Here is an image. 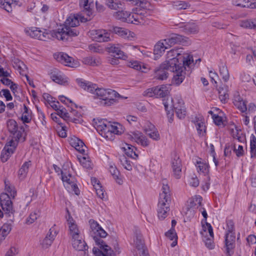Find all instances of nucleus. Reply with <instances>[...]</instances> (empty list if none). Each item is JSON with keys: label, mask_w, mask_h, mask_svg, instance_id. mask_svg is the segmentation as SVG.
Returning a JSON list of instances; mask_svg holds the SVG:
<instances>
[{"label": "nucleus", "mask_w": 256, "mask_h": 256, "mask_svg": "<svg viewBox=\"0 0 256 256\" xmlns=\"http://www.w3.org/2000/svg\"><path fill=\"white\" fill-rule=\"evenodd\" d=\"M138 12L140 16H141L140 17L143 20V22H144V24H145L148 22V17L150 15V11H146L145 10H139Z\"/></svg>", "instance_id": "obj_55"}, {"label": "nucleus", "mask_w": 256, "mask_h": 256, "mask_svg": "<svg viewBox=\"0 0 256 256\" xmlns=\"http://www.w3.org/2000/svg\"><path fill=\"white\" fill-rule=\"evenodd\" d=\"M68 224V225L70 234L72 238H78L80 237V232L76 224L75 220L72 218L69 215L68 218L67 220Z\"/></svg>", "instance_id": "obj_22"}, {"label": "nucleus", "mask_w": 256, "mask_h": 256, "mask_svg": "<svg viewBox=\"0 0 256 256\" xmlns=\"http://www.w3.org/2000/svg\"><path fill=\"white\" fill-rule=\"evenodd\" d=\"M134 242H135L136 248L140 250L143 247V240L142 235L140 232L136 230L135 232V236L134 238Z\"/></svg>", "instance_id": "obj_38"}, {"label": "nucleus", "mask_w": 256, "mask_h": 256, "mask_svg": "<svg viewBox=\"0 0 256 256\" xmlns=\"http://www.w3.org/2000/svg\"><path fill=\"white\" fill-rule=\"evenodd\" d=\"M52 238V236L51 237V238H49L48 236H46L42 243V247L44 248H47L50 246L54 241Z\"/></svg>", "instance_id": "obj_54"}, {"label": "nucleus", "mask_w": 256, "mask_h": 256, "mask_svg": "<svg viewBox=\"0 0 256 256\" xmlns=\"http://www.w3.org/2000/svg\"><path fill=\"white\" fill-rule=\"evenodd\" d=\"M18 143L12 140L8 142V144L5 146L0 154V160L2 162H4L8 160L10 156L14 153Z\"/></svg>", "instance_id": "obj_12"}, {"label": "nucleus", "mask_w": 256, "mask_h": 256, "mask_svg": "<svg viewBox=\"0 0 256 256\" xmlns=\"http://www.w3.org/2000/svg\"><path fill=\"white\" fill-rule=\"evenodd\" d=\"M38 218L37 214L36 212L31 213L26 220V224H32Z\"/></svg>", "instance_id": "obj_60"}, {"label": "nucleus", "mask_w": 256, "mask_h": 256, "mask_svg": "<svg viewBox=\"0 0 256 256\" xmlns=\"http://www.w3.org/2000/svg\"><path fill=\"white\" fill-rule=\"evenodd\" d=\"M250 154L251 158H254L256 156V138L252 134L250 136Z\"/></svg>", "instance_id": "obj_47"}, {"label": "nucleus", "mask_w": 256, "mask_h": 256, "mask_svg": "<svg viewBox=\"0 0 256 256\" xmlns=\"http://www.w3.org/2000/svg\"><path fill=\"white\" fill-rule=\"evenodd\" d=\"M30 165V162H26L22 165V167L19 170L18 173L20 178L22 180L26 176Z\"/></svg>", "instance_id": "obj_35"}, {"label": "nucleus", "mask_w": 256, "mask_h": 256, "mask_svg": "<svg viewBox=\"0 0 256 256\" xmlns=\"http://www.w3.org/2000/svg\"><path fill=\"white\" fill-rule=\"evenodd\" d=\"M220 73L224 82H227L229 80L230 74L225 64H223L220 67Z\"/></svg>", "instance_id": "obj_45"}, {"label": "nucleus", "mask_w": 256, "mask_h": 256, "mask_svg": "<svg viewBox=\"0 0 256 256\" xmlns=\"http://www.w3.org/2000/svg\"><path fill=\"white\" fill-rule=\"evenodd\" d=\"M181 30L186 34H195L198 32V26L194 22H188L180 26Z\"/></svg>", "instance_id": "obj_26"}, {"label": "nucleus", "mask_w": 256, "mask_h": 256, "mask_svg": "<svg viewBox=\"0 0 256 256\" xmlns=\"http://www.w3.org/2000/svg\"><path fill=\"white\" fill-rule=\"evenodd\" d=\"M54 58L58 62L66 66H72L73 58L66 54L58 52L54 54Z\"/></svg>", "instance_id": "obj_18"}, {"label": "nucleus", "mask_w": 256, "mask_h": 256, "mask_svg": "<svg viewBox=\"0 0 256 256\" xmlns=\"http://www.w3.org/2000/svg\"><path fill=\"white\" fill-rule=\"evenodd\" d=\"M72 246L78 251L86 250L88 248V246L84 241L78 238H72Z\"/></svg>", "instance_id": "obj_27"}, {"label": "nucleus", "mask_w": 256, "mask_h": 256, "mask_svg": "<svg viewBox=\"0 0 256 256\" xmlns=\"http://www.w3.org/2000/svg\"><path fill=\"white\" fill-rule=\"evenodd\" d=\"M92 94H94L98 98L102 100L100 104L104 106H110L116 102V98H122L116 91L111 89L98 88L96 84Z\"/></svg>", "instance_id": "obj_6"}, {"label": "nucleus", "mask_w": 256, "mask_h": 256, "mask_svg": "<svg viewBox=\"0 0 256 256\" xmlns=\"http://www.w3.org/2000/svg\"><path fill=\"white\" fill-rule=\"evenodd\" d=\"M197 164H198V170L202 172L204 174H206L208 171V166L204 162H198Z\"/></svg>", "instance_id": "obj_57"}, {"label": "nucleus", "mask_w": 256, "mask_h": 256, "mask_svg": "<svg viewBox=\"0 0 256 256\" xmlns=\"http://www.w3.org/2000/svg\"><path fill=\"white\" fill-rule=\"evenodd\" d=\"M89 223L91 229L90 235L93 238L96 244L99 247H94L92 248L93 253L96 256H116V253L102 239L107 236V232L94 220H90Z\"/></svg>", "instance_id": "obj_1"}, {"label": "nucleus", "mask_w": 256, "mask_h": 256, "mask_svg": "<svg viewBox=\"0 0 256 256\" xmlns=\"http://www.w3.org/2000/svg\"><path fill=\"white\" fill-rule=\"evenodd\" d=\"M171 102L172 103V106L170 107V108L172 106L174 110H177V108L181 109L182 108H185L183 100L181 99H175L174 100L171 98Z\"/></svg>", "instance_id": "obj_44"}, {"label": "nucleus", "mask_w": 256, "mask_h": 256, "mask_svg": "<svg viewBox=\"0 0 256 256\" xmlns=\"http://www.w3.org/2000/svg\"><path fill=\"white\" fill-rule=\"evenodd\" d=\"M176 116L180 119L184 118L186 114V108H182L181 109L177 108L174 110Z\"/></svg>", "instance_id": "obj_56"}, {"label": "nucleus", "mask_w": 256, "mask_h": 256, "mask_svg": "<svg viewBox=\"0 0 256 256\" xmlns=\"http://www.w3.org/2000/svg\"><path fill=\"white\" fill-rule=\"evenodd\" d=\"M4 182L5 186V190L10 193L12 198H14L16 195V191L14 186L12 185L10 182L6 179L4 180Z\"/></svg>", "instance_id": "obj_37"}, {"label": "nucleus", "mask_w": 256, "mask_h": 256, "mask_svg": "<svg viewBox=\"0 0 256 256\" xmlns=\"http://www.w3.org/2000/svg\"><path fill=\"white\" fill-rule=\"evenodd\" d=\"M233 103L236 108L242 112H246L247 110V102L244 100L239 94H235L233 99Z\"/></svg>", "instance_id": "obj_20"}, {"label": "nucleus", "mask_w": 256, "mask_h": 256, "mask_svg": "<svg viewBox=\"0 0 256 256\" xmlns=\"http://www.w3.org/2000/svg\"><path fill=\"white\" fill-rule=\"evenodd\" d=\"M2 94V96L6 98V100H11L12 97L10 93V92L8 89H3L0 92V94Z\"/></svg>", "instance_id": "obj_62"}, {"label": "nucleus", "mask_w": 256, "mask_h": 256, "mask_svg": "<svg viewBox=\"0 0 256 256\" xmlns=\"http://www.w3.org/2000/svg\"><path fill=\"white\" fill-rule=\"evenodd\" d=\"M162 192L160 194V198L158 204V216L160 220H164L168 215L170 210V204L171 197L170 188L168 184H163Z\"/></svg>", "instance_id": "obj_5"}, {"label": "nucleus", "mask_w": 256, "mask_h": 256, "mask_svg": "<svg viewBox=\"0 0 256 256\" xmlns=\"http://www.w3.org/2000/svg\"><path fill=\"white\" fill-rule=\"evenodd\" d=\"M165 235L171 240H173L174 239H178L176 233L174 228H171L168 232H166Z\"/></svg>", "instance_id": "obj_53"}, {"label": "nucleus", "mask_w": 256, "mask_h": 256, "mask_svg": "<svg viewBox=\"0 0 256 256\" xmlns=\"http://www.w3.org/2000/svg\"><path fill=\"white\" fill-rule=\"evenodd\" d=\"M50 78L55 82L63 84L68 82V78L58 70L54 69L50 74Z\"/></svg>", "instance_id": "obj_17"}, {"label": "nucleus", "mask_w": 256, "mask_h": 256, "mask_svg": "<svg viewBox=\"0 0 256 256\" xmlns=\"http://www.w3.org/2000/svg\"><path fill=\"white\" fill-rule=\"evenodd\" d=\"M76 81L78 85L84 90L91 93H93L94 92V90L96 87V84H94L92 82L86 81L82 78H77Z\"/></svg>", "instance_id": "obj_25"}, {"label": "nucleus", "mask_w": 256, "mask_h": 256, "mask_svg": "<svg viewBox=\"0 0 256 256\" xmlns=\"http://www.w3.org/2000/svg\"><path fill=\"white\" fill-rule=\"evenodd\" d=\"M24 31L30 36L44 41L46 40V39L49 38L50 36H51L46 30L44 29V31H42L39 28L36 27L26 28Z\"/></svg>", "instance_id": "obj_11"}, {"label": "nucleus", "mask_w": 256, "mask_h": 256, "mask_svg": "<svg viewBox=\"0 0 256 256\" xmlns=\"http://www.w3.org/2000/svg\"><path fill=\"white\" fill-rule=\"evenodd\" d=\"M82 62L85 64H88V65H90V66L96 65L95 60L91 56L86 57V58H84Z\"/></svg>", "instance_id": "obj_61"}, {"label": "nucleus", "mask_w": 256, "mask_h": 256, "mask_svg": "<svg viewBox=\"0 0 256 256\" xmlns=\"http://www.w3.org/2000/svg\"><path fill=\"white\" fill-rule=\"evenodd\" d=\"M232 136L233 138L237 140L238 142H244L246 141L245 136L241 133L240 134V132H238V129H236V132L234 130H232Z\"/></svg>", "instance_id": "obj_50"}, {"label": "nucleus", "mask_w": 256, "mask_h": 256, "mask_svg": "<svg viewBox=\"0 0 256 256\" xmlns=\"http://www.w3.org/2000/svg\"><path fill=\"white\" fill-rule=\"evenodd\" d=\"M58 114L64 119H68L70 118V114L66 112V109L62 106V108L59 110Z\"/></svg>", "instance_id": "obj_58"}, {"label": "nucleus", "mask_w": 256, "mask_h": 256, "mask_svg": "<svg viewBox=\"0 0 256 256\" xmlns=\"http://www.w3.org/2000/svg\"><path fill=\"white\" fill-rule=\"evenodd\" d=\"M236 236L235 233H226L225 236V246L228 256H231L234 252Z\"/></svg>", "instance_id": "obj_14"}, {"label": "nucleus", "mask_w": 256, "mask_h": 256, "mask_svg": "<svg viewBox=\"0 0 256 256\" xmlns=\"http://www.w3.org/2000/svg\"><path fill=\"white\" fill-rule=\"evenodd\" d=\"M177 62V60L174 58L170 60H166L159 67L156 68L154 72L156 79L162 80L166 79L168 76V72L166 70H169L174 73V80L176 84H181L185 78L186 75H188V74L184 70H180V69H176V62Z\"/></svg>", "instance_id": "obj_3"}, {"label": "nucleus", "mask_w": 256, "mask_h": 256, "mask_svg": "<svg viewBox=\"0 0 256 256\" xmlns=\"http://www.w3.org/2000/svg\"><path fill=\"white\" fill-rule=\"evenodd\" d=\"M200 182L196 176L192 177L190 180V184L194 187H197L199 185Z\"/></svg>", "instance_id": "obj_64"}, {"label": "nucleus", "mask_w": 256, "mask_h": 256, "mask_svg": "<svg viewBox=\"0 0 256 256\" xmlns=\"http://www.w3.org/2000/svg\"><path fill=\"white\" fill-rule=\"evenodd\" d=\"M174 174L176 178H180L182 173V162L179 156L175 155L172 160Z\"/></svg>", "instance_id": "obj_16"}, {"label": "nucleus", "mask_w": 256, "mask_h": 256, "mask_svg": "<svg viewBox=\"0 0 256 256\" xmlns=\"http://www.w3.org/2000/svg\"><path fill=\"white\" fill-rule=\"evenodd\" d=\"M167 57L169 58L168 60H170L173 58L177 60L178 62H176V69H180V70H184L187 73L188 72L189 74V70H186V66L190 68V64L194 62L192 56H188L186 58H185L180 54L177 50H172L168 52Z\"/></svg>", "instance_id": "obj_7"}, {"label": "nucleus", "mask_w": 256, "mask_h": 256, "mask_svg": "<svg viewBox=\"0 0 256 256\" xmlns=\"http://www.w3.org/2000/svg\"><path fill=\"white\" fill-rule=\"evenodd\" d=\"M125 154L129 157L132 158H138V154L136 152V148L130 144H126V146L124 148Z\"/></svg>", "instance_id": "obj_34"}, {"label": "nucleus", "mask_w": 256, "mask_h": 256, "mask_svg": "<svg viewBox=\"0 0 256 256\" xmlns=\"http://www.w3.org/2000/svg\"><path fill=\"white\" fill-rule=\"evenodd\" d=\"M132 4L138 5L144 10H148V11L152 10L150 8V3L146 0H134Z\"/></svg>", "instance_id": "obj_40"}, {"label": "nucleus", "mask_w": 256, "mask_h": 256, "mask_svg": "<svg viewBox=\"0 0 256 256\" xmlns=\"http://www.w3.org/2000/svg\"><path fill=\"white\" fill-rule=\"evenodd\" d=\"M70 144L81 154H84L86 152V150L87 148L86 146L81 140L78 138H71Z\"/></svg>", "instance_id": "obj_24"}, {"label": "nucleus", "mask_w": 256, "mask_h": 256, "mask_svg": "<svg viewBox=\"0 0 256 256\" xmlns=\"http://www.w3.org/2000/svg\"><path fill=\"white\" fill-rule=\"evenodd\" d=\"M80 5L84 8L83 12L86 14V18H91L94 6L93 0H80Z\"/></svg>", "instance_id": "obj_15"}, {"label": "nucleus", "mask_w": 256, "mask_h": 256, "mask_svg": "<svg viewBox=\"0 0 256 256\" xmlns=\"http://www.w3.org/2000/svg\"><path fill=\"white\" fill-rule=\"evenodd\" d=\"M113 32L118 35L124 38H128V33L130 31L123 28L115 26L113 28Z\"/></svg>", "instance_id": "obj_41"}, {"label": "nucleus", "mask_w": 256, "mask_h": 256, "mask_svg": "<svg viewBox=\"0 0 256 256\" xmlns=\"http://www.w3.org/2000/svg\"><path fill=\"white\" fill-rule=\"evenodd\" d=\"M109 170L116 182L119 184H122L123 182V180L119 177L120 172L116 166L114 165H110L109 167Z\"/></svg>", "instance_id": "obj_32"}, {"label": "nucleus", "mask_w": 256, "mask_h": 256, "mask_svg": "<svg viewBox=\"0 0 256 256\" xmlns=\"http://www.w3.org/2000/svg\"><path fill=\"white\" fill-rule=\"evenodd\" d=\"M0 204L4 212V216L8 220L11 222H14L15 210L13 208L10 196L6 193H2L0 195Z\"/></svg>", "instance_id": "obj_9"}, {"label": "nucleus", "mask_w": 256, "mask_h": 256, "mask_svg": "<svg viewBox=\"0 0 256 256\" xmlns=\"http://www.w3.org/2000/svg\"><path fill=\"white\" fill-rule=\"evenodd\" d=\"M202 201V198L200 196H196L195 198L190 199L189 200L188 207L192 208L198 205V206H201Z\"/></svg>", "instance_id": "obj_48"}, {"label": "nucleus", "mask_w": 256, "mask_h": 256, "mask_svg": "<svg viewBox=\"0 0 256 256\" xmlns=\"http://www.w3.org/2000/svg\"><path fill=\"white\" fill-rule=\"evenodd\" d=\"M188 38L176 34H172L170 36L164 40V41L168 48L171 47L176 44H184L187 42Z\"/></svg>", "instance_id": "obj_13"}, {"label": "nucleus", "mask_w": 256, "mask_h": 256, "mask_svg": "<svg viewBox=\"0 0 256 256\" xmlns=\"http://www.w3.org/2000/svg\"><path fill=\"white\" fill-rule=\"evenodd\" d=\"M240 2L237 5L243 8H256V0H240Z\"/></svg>", "instance_id": "obj_39"}, {"label": "nucleus", "mask_w": 256, "mask_h": 256, "mask_svg": "<svg viewBox=\"0 0 256 256\" xmlns=\"http://www.w3.org/2000/svg\"><path fill=\"white\" fill-rule=\"evenodd\" d=\"M120 161L121 164L128 170H132V165L130 162L124 156H121L120 158Z\"/></svg>", "instance_id": "obj_46"}, {"label": "nucleus", "mask_w": 256, "mask_h": 256, "mask_svg": "<svg viewBox=\"0 0 256 256\" xmlns=\"http://www.w3.org/2000/svg\"><path fill=\"white\" fill-rule=\"evenodd\" d=\"M124 10V9L118 10L114 14V16L118 20L128 22V20L129 18H130L131 14Z\"/></svg>", "instance_id": "obj_30"}, {"label": "nucleus", "mask_w": 256, "mask_h": 256, "mask_svg": "<svg viewBox=\"0 0 256 256\" xmlns=\"http://www.w3.org/2000/svg\"><path fill=\"white\" fill-rule=\"evenodd\" d=\"M196 127L199 135L204 136L206 131L204 123L203 122H198L196 124Z\"/></svg>", "instance_id": "obj_52"}, {"label": "nucleus", "mask_w": 256, "mask_h": 256, "mask_svg": "<svg viewBox=\"0 0 256 256\" xmlns=\"http://www.w3.org/2000/svg\"><path fill=\"white\" fill-rule=\"evenodd\" d=\"M168 48V46H166L164 40L158 42L154 46V59L157 60L162 54L164 52L166 49Z\"/></svg>", "instance_id": "obj_23"}, {"label": "nucleus", "mask_w": 256, "mask_h": 256, "mask_svg": "<svg viewBox=\"0 0 256 256\" xmlns=\"http://www.w3.org/2000/svg\"><path fill=\"white\" fill-rule=\"evenodd\" d=\"M156 98H164L169 94L168 88L164 85L154 87Z\"/></svg>", "instance_id": "obj_31"}, {"label": "nucleus", "mask_w": 256, "mask_h": 256, "mask_svg": "<svg viewBox=\"0 0 256 256\" xmlns=\"http://www.w3.org/2000/svg\"><path fill=\"white\" fill-rule=\"evenodd\" d=\"M106 49L109 52L114 54V58L121 59H124L126 58L124 52L121 50L118 44H108Z\"/></svg>", "instance_id": "obj_19"}, {"label": "nucleus", "mask_w": 256, "mask_h": 256, "mask_svg": "<svg viewBox=\"0 0 256 256\" xmlns=\"http://www.w3.org/2000/svg\"><path fill=\"white\" fill-rule=\"evenodd\" d=\"M61 178L66 188L70 192H74L76 195H79L80 190L75 182L74 178L70 174L62 173Z\"/></svg>", "instance_id": "obj_10"}, {"label": "nucleus", "mask_w": 256, "mask_h": 256, "mask_svg": "<svg viewBox=\"0 0 256 256\" xmlns=\"http://www.w3.org/2000/svg\"><path fill=\"white\" fill-rule=\"evenodd\" d=\"M7 128L8 132L12 134L14 142H24L26 140V132L24 126L18 127L16 122L12 119L8 120L7 121Z\"/></svg>", "instance_id": "obj_8"}, {"label": "nucleus", "mask_w": 256, "mask_h": 256, "mask_svg": "<svg viewBox=\"0 0 256 256\" xmlns=\"http://www.w3.org/2000/svg\"><path fill=\"white\" fill-rule=\"evenodd\" d=\"M239 25L240 27L243 28L254 30V20H241L240 22Z\"/></svg>", "instance_id": "obj_42"}, {"label": "nucleus", "mask_w": 256, "mask_h": 256, "mask_svg": "<svg viewBox=\"0 0 256 256\" xmlns=\"http://www.w3.org/2000/svg\"><path fill=\"white\" fill-rule=\"evenodd\" d=\"M82 154V156L78 158V160L81 164L83 167L87 169H92V162L89 160V158H88L87 154H85V152Z\"/></svg>", "instance_id": "obj_36"}, {"label": "nucleus", "mask_w": 256, "mask_h": 256, "mask_svg": "<svg viewBox=\"0 0 256 256\" xmlns=\"http://www.w3.org/2000/svg\"><path fill=\"white\" fill-rule=\"evenodd\" d=\"M106 4L111 10L118 11L124 8V4L120 0H106Z\"/></svg>", "instance_id": "obj_28"}, {"label": "nucleus", "mask_w": 256, "mask_h": 256, "mask_svg": "<svg viewBox=\"0 0 256 256\" xmlns=\"http://www.w3.org/2000/svg\"><path fill=\"white\" fill-rule=\"evenodd\" d=\"M94 32V38L96 41L102 42L110 40V34L104 30H98Z\"/></svg>", "instance_id": "obj_21"}, {"label": "nucleus", "mask_w": 256, "mask_h": 256, "mask_svg": "<svg viewBox=\"0 0 256 256\" xmlns=\"http://www.w3.org/2000/svg\"><path fill=\"white\" fill-rule=\"evenodd\" d=\"M141 16H140L138 11L135 13L131 14L130 18H129L128 20V23L134 24H144V22L142 19Z\"/></svg>", "instance_id": "obj_33"}, {"label": "nucleus", "mask_w": 256, "mask_h": 256, "mask_svg": "<svg viewBox=\"0 0 256 256\" xmlns=\"http://www.w3.org/2000/svg\"><path fill=\"white\" fill-rule=\"evenodd\" d=\"M18 85L14 82H13L10 86V88L12 91L14 96V102H16V100L20 102L22 100L20 96H18L16 95L17 90H18Z\"/></svg>", "instance_id": "obj_51"}, {"label": "nucleus", "mask_w": 256, "mask_h": 256, "mask_svg": "<svg viewBox=\"0 0 256 256\" xmlns=\"http://www.w3.org/2000/svg\"><path fill=\"white\" fill-rule=\"evenodd\" d=\"M12 0H0V7L10 12L12 11Z\"/></svg>", "instance_id": "obj_49"}, {"label": "nucleus", "mask_w": 256, "mask_h": 256, "mask_svg": "<svg viewBox=\"0 0 256 256\" xmlns=\"http://www.w3.org/2000/svg\"><path fill=\"white\" fill-rule=\"evenodd\" d=\"M173 7L178 10H186L190 8V5L188 2L184 1H178L173 3Z\"/></svg>", "instance_id": "obj_43"}, {"label": "nucleus", "mask_w": 256, "mask_h": 256, "mask_svg": "<svg viewBox=\"0 0 256 256\" xmlns=\"http://www.w3.org/2000/svg\"><path fill=\"white\" fill-rule=\"evenodd\" d=\"M234 151L236 153V156L238 157L242 156L244 154L243 146L240 145H239L238 147V148H236V145L234 144Z\"/></svg>", "instance_id": "obj_59"}, {"label": "nucleus", "mask_w": 256, "mask_h": 256, "mask_svg": "<svg viewBox=\"0 0 256 256\" xmlns=\"http://www.w3.org/2000/svg\"><path fill=\"white\" fill-rule=\"evenodd\" d=\"M138 144H141L143 146H147L149 144V142L148 138L143 135L136 142Z\"/></svg>", "instance_id": "obj_63"}, {"label": "nucleus", "mask_w": 256, "mask_h": 256, "mask_svg": "<svg viewBox=\"0 0 256 256\" xmlns=\"http://www.w3.org/2000/svg\"><path fill=\"white\" fill-rule=\"evenodd\" d=\"M145 131L150 138L152 140H158L160 139V134L153 124H150L148 128H146Z\"/></svg>", "instance_id": "obj_29"}, {"label": "nucleus", "mask_w": 256, "mask_h": 256, "mask_svg": "<svg viewBox=\"0 0 256 256\" xmlns=\"http://www.w3.org/2000/svg\"><path fill=\"white\" fill-rule=\"evenodd\" d=\"M91 18L84 17L81 14H70L66 18L64 26L60 32H57L54 34L55 36L59 40H67L66 36H76L80 34V30L76 28L79 24L80 22H85L89 21Z\"/></svg>", "instance_id": "obj_2"}, {"label": "nucleus", "mask_w": 256, "mask_h": 256, "mask_svg": "<svg viewBox=\"0 0 256 256\" xmlns=\"http://www.w3.org/2000/svg\"><path fill=\"white\" fill-rule=\"evenodd\" d=\"M94 127L102 137L108 140H113L114 134H121L124 128L118 122H111L106 120H98L95 122Z\"/></svg>", "instance_id": "obj_4"}]
</instances>
